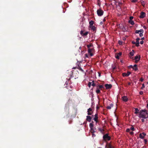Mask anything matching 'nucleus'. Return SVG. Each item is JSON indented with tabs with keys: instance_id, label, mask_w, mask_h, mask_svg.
Listing matches in <instances>:
<instances>
[{
	"instance_id": "nucleus-15",
	"label": "nucleus",
	"mask_w": 148,
	"mask_h": 148,
	"mask_svg": "<svg viewBox=\"0 0 148 148\" xmlns=\"http://www.w3.org/2000/svg\"><path fill=\"white\" fill-rule=\"evenodd\" d=\"M113 104L111 103L110 106H108L106 108L108 109H110L112 107H113Z\"/></svg>"
},
{
	"instance_id": "nucleus-3",
	"label": "nucleus",
	"mask_w": 148,
	"mask_h": 148,
	"mask_svg": "<svg viewBox=\"0 0 148 148\" xmlns=\"http://www.w3.org/2000/svg\"><path fill=\"white\" fill-rule=\"evenodd\" d=\"M103 11L101 9L98 10L97 11V15L99 16H102L103 14Z\"/></svg>"
},
{
	"instance_id": "nucleus-39",
	"label": "nucleus",
	"mask_w": 148,
	"mask_h": 148,
	"mask_svg": "<svg viewBox=\"0 0 148 148\" xmlns=\"http://www.w3.org/2000/svg\"><path fill=\"white\" fill-rule=\"evenodd\" d=\"M139 36L140 37H142L143 36V33H140L139 34Z\"/></svg>"
},
{
	"instance_id": "nucleus-18",
	"label": "nucleus",
	"mask_w": 148,
	"mask_h": 148,
	"mask_svg": "<svg viewBox=\"0 0 148 148\" xmlns=\"http://www.w3.org/2000/svg\"><path fill=\"white\" fill-rule=\"evenodd\" d=\"M90 27V28L93 31H96V27L95 26H93Z\"/></svg>"
},
{
	"instance_id": "nucleus-19",
	"label": "nucleus",
	"mask_w": 148,
	"mask_h": 148,
	"mask_svg": "<svg viewBox=\"0 0 148 148\" xmlns=\"http://www.w3.org/2000/svg\"><path fill=\"white\" fill-rule=\"evenodd\" d=\"M93 123V121H92V122L91 123H90L89 124V126L90 128H93L94 127V125Z\"/></svg>"
},
{
	"instance_id": "nucleus-34",
	"label": "nucleus",
	"mask_w": 148,
	"mask_h": 148,
	"mask_svg": "<svg viewBox=\"0 0 148 148\" xmlns=\"http://www.w3.org/2000/svg\"><path fill=\"white\" fill-rule=\"evenodd\" d=\"M130 130H131L133 131H134L135 129L134 127L133 126H132L130 128Z\"/></svg>"
},
{
	"instance_id": "nucleus-62",
	"label": "nucleus",
	"mask_w": 148,
	"mask_h": 148,
	"mask_svg": "<svg viewBox=\"0 0 148 148\" xmlns=\"http://www.w3.org/2000/svg\"><path fill=\"white\" fill-rule=\"evenodd\" d=\"M131 84V83L130 82H128V84L129 85H130Z\"/></svg>"
},
{
	"instance_id": "nucleus-4",
	"label": "nucleus",
	"mask_w": 148,
	"mask_h": 148,
	"mask_svg": "<svg viewBox=\"0 0 148 148\" xmlns=\"http://www.w3.org/2000/svg\"><path fill=\"white\" fill-rule=\"evenodd\" d=\"M105 86L106 87V89L107 90L111 89L112 87V85L111 84H106L105 85Z\"/></svg>"
},
{
	"instance_id": "nucleus-56",
	"label": "nucleus",
	"mask_w": 148,
	"mask_h": 148,
	"mask_svg": "<svg viewBox=\"0 0 148 148\" xmlns=\"http://www.w3.org/2000/svg\"><path fill=\"white\" fill-rule=\"evenodd\" d=\"M141 121L143 123L145 122V120L143 119H141Z\"/></svg>"
},
{
	"instance_id": "nucleus-13",
	"label": "nucleus",
	"mask_w": 148,
	"mask_h": 148,
	"mask_svg": "<svg viewBox=\"0 0 148 148\" xmlns=\"http://www.w3.org/2000/svg\"><path fill=\"white\" fill-rule=\"evenodd\" d=\"M96 129L95 127H93V128H91L90 129V132L91 133H95L96 131Z\"/></svg>"
},
{
	"instance_id": "nucleus-44",
	"label": "nucleus",
	"mask_w": 148,
	"mask_h": 148,
	"mask_svg": "<svg viewBox=\"0 0 148 148\" xmlns=\"http://www.w3.org/2000/svg\"><path fill=\"white\" fill-rule=\"evenodd\" d=\"M137 1L136 0H133L132 1V2L135 3Z\"/></svg>"
},
{
	"instance_id": "nucleus-16",
	"label": "nucleus",
	"mask_w": 148,
	"mask_h": 148,
	"mask_svg": "<svg viewBox=\"0 0 148 148\" xmlns=\"http://www.w3.org/2000/svg\"><path fill=\"white\" fill-rule=\"evenodd\" d=\"M137 65L136 64H135L133 66V69L135 71H136L138 70V68L137 67Z\"/></svg>"
},
{
	"instance_id": "nucleus-46",
	"label": "nucleus",
	"mask_w": 148,
	"mask_h": 148,
	"mask_svg": "<svg viewBox=\"0 0 148 148\" xmlns=\"http://www.w3.org/2000/svg\"><path fill=\"white\" fill-rule=\"evenodd\" d=\"M143 42H144V41H143V40H141V41H140V44H142H142H143Z\"/></svg>"
},
{
	"instance_id": "nucleus-1",
	"label": "nucleus",
	"mask_w": 148,
	"mask_h": 148,
	"mask_svg": "<svg viewBox=\"0 0 148 148\" xmlns=\"http://www.w3.org/2000/svg\"><path fill=\"white\" fill-rule=\"evenodd\" d=\"M139 117L140 118H147L148 117V113H146V114H145L143 113L139 112Z\"/></svg>"
},
{
	"instance_id": "nucleus-23",
	"label": "nucleus",
	"mask_w": 148,
	"mask_h": 148,
	"mask_svg": "<svg viewBox=\"0 0 148 148\" xmlns=\"http://www.w3.org/2000/svg\"><path fill=\"white\" fill-rule=\"evenodd\" d=\"M129 22L132 25H133L134 24V22L132 20H129Z\"/></svg>"
},
{
	"instance_id": "nucleus-64",
	"label": "nucleus",
	"mask_w": 148,
	"mask_h": 148,
	"mask_svg": "<svg viewBox=\"0 0 148 148\" xmlns=\"http://www.w3.org/2000/svg\"><path fill=\"white\" fill-rule=\"evenodd\" d=\"M106 21V19L105 18H104V19L103 20V21L104 22V21Z\"/></svg>"
},
{
	"instance_id": "nucleus-35",
	"label": "nucleus",
	"mask_w": 148,
	"mask_h": 148,
	"mask_svg": "<svg viewBox=\"0 0 148 148\" xmlns=\"http://www.w3.org/2000/svg\"><path fill=\"white\" fill-rule=\"evenodd\" d=\"M91 82H89L88 84V86L89 88H90L91 86Z\"/></svg>"
},
{
	"instance_id": "nucleus-28",
	"label": "nucleus",
	"mask_w": 148,
	"mask_h": 148,
	"mask_svg": "<svg viewBox=\"0 0 148 148\" xmlns=\"http://www.w3.org/2000/svg\"><path fill=\"white\" fill-rule=\"evenodd\" d=\"M92 44H90L89 45H87V46L88 49H90V48L92 46Z\"/></svg>"
},
{
	"instance_id": "nucleus-54",
	"label": "nucleus",
	"mask_w": 148,
	"mask_h": 148,
	"mask_svg": "<svg viewBox=\"0 0 148 148\" xmlns=\"http://www.w3.org/2000/svg\"><path fill=\"white\" fill-rule=\"evenodd\" d=\"M92 86H95V83H93L92 84Z\"/></svg>"
},
{
	"instance_id": "nucleus-20",
	"label": "nucleus",
	"mask_w": 148,
	"mask_h": 148,
	"mask_svg": "<svg viewBox=\"0 0 148 148\" xmlns=\"http://www.w3.org/2000/svg\"><path fill=\"white\" fill-rule=\"evenodd\" d=\"M94 24V21H91L89 22L90 27L93 26Z\"/></svg>"
},
{
	"instance_id": "nucleus-2",
	"label": "nucleus",
	"mask_w": 148,
	"mask_h": 148,
	"mask_svg": "<svg viewBox=\"0 0 148 148\" xmlns=\"http://www.w3.org/2000/svg\"><path fill=\"white\" fill-rule=\"evenodd\" d=\"M103 138L105 141L110 140L111 139V137L109 136L108 134H106L103 136Z\"/></svg>"
},
{
	"instance_id": "nucleus-32",
	"label": "nucleus",
	"mask_w": 148,
	"mask_h": 148,
	"mask_svg": "<svg viewBox=\"0 0 148 148\" xmlns=\"http://www.w3.org/2000/svg\"><path fill=\"white\" fill-rule=\"evenodd\" d=\"M141 3L142 5L144 7L145 6V3L144 1H141Z\"/></svg>"
},
{
	"instance_id": "nucleus-42",
	"label": "nucleus",
	"mask_w": 148,
	"mask_h": 148,
	"mask_svg": "<svg viewBox=\"0 0 148 148\" xmlns=\"http://www.w3.org/2000/svg\"><path fill=\"white\" fill-rule=\"evenodd\" d=\"M130 129L128 128L126 130V132H130Z\"/></svg>"
},
{
	"instance_id": "nucleus-37",
	"label": "nucleus",
	"mask_w": 148,
	"mask_h": 148,
	"mask_svg": "<svg viewBox=\"0 0 148 148\" xmlns=\"http://www.w3.org/2000/svg\"><path fill=\"white\" fill-rule=\"evenodd\" d=\"M84 31H83L81 30L80 31V34H81V35H82V36H83V34H84Z\"/></svg>"
},
{
	"instance_id": "nucleus-33",
	"label": "nucleus",
	"mask_w": 148,
	"mask_h": 148,
	"mask_svg": "<svg viewBox=\"0 0 148 148\" xmlns=\"http://www.w3.org/2000/svg\"><path fill=\"white\" fill-rule=\"evenodd\" d=\"M118 5L119 6H120L122 4V3L120 2H118Z\"/></svg>"
},
{
	"instance_id": "nucleus-21",
	"label": "nucleus",
	"mask_w": 148,
	"mask_h": 148,
	"mask_svg": "<svg viewBox=\"0 0 148 148\" xmlns=\"http://www.w3.org/2000/svg\"><path fill=\"white\" fill-rule=\"evenodd\" d=\"M140 112H142V113H143V112H144V113H143L145 114H146V113H147V110H140Z\"/></svg>"
},
{
	"instance_id": "nucleus-36",
	"label": "nucleus",
	"mask_w": 148,
	"mask_h": 148,
	"mask_svg": "<svg viewBox=\"0 0 148 148\" xmlns=\"http://www.w3.org/2000/svg\"><path fill=\"white\" fill-rule=\"evenodd\" d=\"M145 87V86L144 85V84H142V86L141 87L140 89L141 90H143L144 88Z\"/></svg>"
},
{
	"instance_id": "nucleus-5",
	"label": "nucleus",
	"mask_w": 148,
	"mask_h": 148,
	"mask_svg": "<svg viewBox=\"0 0 148 148\" xmlns=\"http://www.w3.org/2000/svg\"><path fill=\"white\" fill-rule=\"evenodd\" d=\"M105 148H114V147L112 145L111 143H107L105 146Z\"/></svg>"
},
{
	"instance_id": "nucleus-41",
	"label": "nucleus",
	"mask_w": 148,
	"mask_h": 148,
	"mask_svg": "<svg viewBox=\"0 0 148 148\" xmlns=\"http://www.w3.org/2000/svg\"><path fill=\"white\" fill-rule=\"evenodd\" d=\"M128 67L129 68H132L133 69V66L132 65H130Z\"/></svg>"
},
{
	"instance_id": "nucleus-17",
	"label": "nucleus",
	"mask_w": 148,
	"mask_h": 148,
	"mask_svg": "<svg viewBox=\"0 0 148 148\" xmlns=\"http://www.w3.org/2000/svg\"><path fill=\"white\" fill-rule=\"evenodd\" d=\"M140 56L139 55H137L135 57V60H140Z\"/></svg>"
},
{
	"instance_id": "nucleus-9",
	"label": "nucleus",
	"mask_w": 148,
	"mask_h": 148,
	"mask_svg": "<svg viewBox=\"0 0 148 148\" xmlns=\"http://www.w3.org/2000/svg\"><path fill=\"white\" fill-rule=\"evenodd\" d=\"M122 55L121 52H119V53H117L115 55V58L117 59L119 58V57Z\"/></svg>"
},
{
	"instance_id": "nucleus-6",
	"label": "nucleus",
	"mask_w": 148,
	"mask_h": 148,
	"mask_svg": "<svg viewBox=\"0 0 148 148\" xmlns=\"http://www.w3.org/2000/svg\"><path fill=\"white\" fill-rule=\"evenodd\" d=\"M93 112L92 109L91 108H89L88 109V115H91L92 113Z\"/></svg>"
},
{
	"instance_id": "nucleus-27",
	"label": "nucleus",
	"mask_w": 148,
	"mask_h": 148,
	"mask_svg": "<svg viewBox=\"0 0 148 148\" xmlns=\"http://www.w3.org/2000/svg\"><path fill=\"white\" fill-rule=\"evenodd\" d=\"M135 110V114H136L139 112V110L138 108H136Z\"/></svg>"
},
{
	"instance_id": "nucleus-58",
	"label": "nucleus",
	"mask_w": 148,
	"mask_h": 148,
	"mask_svg": "<svg viewBox=\"0 0 148 148\" xmlns=\"http://www.w3.org/2000/svg\"><path fill=\"white\" fill-rule=\"evenodd\" d=\"M132 44H135V43H136V42H135L134 41H132Z\"/></svg>"
},
{
	"instance_id": "nucleus-63",
	"label": "nucleus",
	"mask_w": 148,
	"mask_h": 148,
	"mask_svg": "<svg viewBox=\"0 0 148 148\" xmlns=\"http://www.w3.org/2000/svg\"><path fill=\"white\" fill-rule=\"evenodd\" d=\"M143 28L145 29H146L147 28V27L145 26H144L143 27Z\"/></svg>"
},
{
	"instance_id": "nucleus-45",
	"label": "nucleus",
	"mask_w": 148,
	"mask_h": 148,
	"mask_svg": "<svg viewBox=\"0 0 148 148\" xmlns=\"http://www.w3.org/2000/svg\"><path fill=\"white\" fill-rule=\"evenodd\" d=\"M139 93L140 95H142L143 94V92L142 91H140L139 92Z\"/></svg>"
},
{
	"instance_id": "nucleus-52",
	"label": "nucleus",
	"mask_w": 148,
	"mask_h": 148,
	"mask_svg": "<svg viewBox=\"0 0 148 148\" xmlns=\"http://www.w3.org/2000/svg\"><path fill=\"white\" fill-rule=\"evenodd\" d=\"M92 137H94L95 136V135L94 134V133H92Z\"/></svg>"
},
{
	"instance_id": "nucleus-47",
	"label": "nucleus",
	"mask_w": 148,
	"mask_h": 148,
	"mask_svg": "<svg viewBox=\"0 0 148 148\" xmlns=\"http://www.w3.org/2000/svg\"><path fill=\"white\" fill-rule=\"evenodd\" d=\"M141 134H142L144 136H145L146 135V134H145L144 132H143Z\"/></svg>"
},
{
	"instance_id": "nucleus-25",
	"label": "nucleus",
	"mask_w": 148,
	"mask_h": 148,
	"mask_svg": "<svg viewBox=\"0 0 148 148\" xmlns=\"http://www.w3.org/2000/svg\"><path fill=\"white\" fill-rule=\"evenodd\" d=\"M134 50H132V51L130 52V54L132 56L134 55Z\"/></svg>"
},
{
	"instance_id": "nucleus-8",
	"label": "nucleus",
	"mask_w": 148,
	"mask_h": 148,
	"mask_svg": "<svg viewBox=\"0 0 148 148\" xmlns=\"http://www.w3.org/2000/svg\"><path fill=\"white\" fill-rule=\"evenodd\" d=\"M131 74V73L130 72L128 71L127 72V73H123L122 74V75L124 77H128L129 75Z\"/></svg>"
},
{
	"instance_id": "nucleus-49",
	"label": "nucleus",
	"mask_w": 148,
	"mask_h": 148,
	"mask_svg": "<svg viewBox=\"0 0 148 148\" xmlns=\"http://www.w3.org/2000/svg\"><path fill=\"white\" fill-rule=\"evenodd\" d=\"M140 81L141 82H143V78L142 77V78H141L140 79Z\"/></svg>"
},
{
	"instance_id": "nucleus-26",
	"label": "nucleus",
	"mask_w": 148,
	"mask_h": 148,
	"mask_svg": "<svg viewBox=\"0 0 148 148\" xmlns=\"http://www.w3.org/2000/svg\"><path fill=\"white\" fill-rule=\"evenodd\" d=\"M139 137L141 139H143L144 138V136H143L141 133L140 134Z\"/></svg>"
},
{
	"instance_id": "nucleus-10",
	"label": "nucleus",
	"mask_w": 148,
	"mask_h": 148,
	"mask_svg": "<svg viewBox=\"0 0 148 148\" xmlns=\"http://www.w3.org/2000/svg\"><path fill=\"white\" fill-rule=\"evenodd\" d=\"M93 50V49H88V53H89L90 54V56H93V54L92 53V51Z\"/></svg>"
},
{
	"instance_id": "nucleus-22",
	"label": "nucleus",
	"mask_w": 148,
	"mask_h": 148,
	"mask_svg": "<svg viewBox=\"0 0 148 148\" xmlns=\"http://www.w3.org/2000/svg\"><path fill=\"white\" fill-rule=\"evenodd\" d=\"M98 117H95L93 119L96 122V123H97L98 122Z\"/></svg>"
},
{
	"instance_id": "nucleus-43",
	"label": "nucleus",
	"mask_w": 148,
	"mask_h": 148,
	"mask_svg": "<svg viewBox=\"0 0 148 148\" xmlns=\"http://www.w3.org/2000/svg\"><path fill=\"white\" fill-rule=\"evenodd\" d=\"M130 134L131 135H133L134 134V133L133 132H130Z\"/></svg>"
},
{
	"instance_id": "nucleus-24",
	"label": "nucleus",
	"mask_w": 148,
	"mask_h": 148,
	"mask_svg": "<svg viewBox=\"0 0 148 148\" xmlns=\"http://www.w3.org/2000/svg\"><path fill=\"white\" fill-rule=\"evenodd\" d=\"M96 92L97 94H99L100 93V90L98 88V87H97V89L96 91Z\"/></svg>"
},
{
	"instance_id": "nucleus-29",
	"label": "nucleus",
	"mask_w": 148,
	"mask_h": 148,
	"mask_svg": "<svg viewBox=\"0 0 148 148\" xmlns=\"http://www.w3.org/2000/svg\"><path fill=\"white\" fill-rule=\"evenodd\" d=\"M139 41H136V42L135 45L137 47H138L139 46Z\"/></svg>"
},
{
	"instance_id": "nucleus-48",
	"label": "nucleus",
	"mask_w": 148,
	"mask_h": 148,
	"mask_svg": "<svg viewBox=\"0 0 148 148\" xmlns=\"http://www.w3.org/2000/svg\"><path fill=\"white\" fill-rule=\"evenodd\" d=\"M140 33H143V32H144V30L143 29H140Z\"/></svg>"
},
{
	"instance_id": "nucleus-55",
	"label": "nucleus",
	"mask_w": 148,
	"mask_h": 148,
	"mask_svg": "<svg viewBox=\"0 0 148 148\" xmlns=\"http://www.w3.org/2000/svg\"><path fill=\"white\" fill-rule=\"evenodd\" d=\"M85 56L86 57H87V58L88 57V55L87 54H85Z\"/></svg>"
},
{
	"instance_id": "nucleus-51",
	"label": "nucleus",
	"mask_w": 148,
	"mask_h": 148,
	"mask_svg": "<svg viewBox=\"0 0 148 148\" xmlns=\"http://www.w3.org/2000/svg\"><path fill=\"white\" fill-rule=\"evenodd\" d=\"M140 60H135V62L136 63H137Z\"/></svg>"
},
{
	"instance_id": "nucleus-59",
	"label": "nucleus",
	"mask_w": 148,
	"mask_h": 148,
	"mask_svg": "<svg viewBox=\"0 0 148 148\" xmlns=\"http://www.w3.org/2000/svg\"><path fill=\"white\" fill-rule=\"evenodd\" d=\"M145 39V38L144 37H143L142 38H141V40H144Z\"/></svg>"
},
{
	"instance_id": "nucleus-60",
	"label": "nucleus",
	"mask_w": 148,
	"mask_h": 148,
	"mask_svg": "<svg viewBox=\"0 0 148 148\" xmlns=\"http://www.w3.org/2000/svg\"><path fill=\"white\" fill-rule=\"evenodd\" d=\"M103 22L101 21V22H100V25H102V24H103Z\"/></svg>"
},
{
	"instance_id": "nucleus-40",
	"label": "nucleus",
	"mask_w": 148,
	"mask_h": 148,
	"mask_svg": "<svg viewBox=\"0 0 148 148\" xmlns=\"http://www.w3.org/2000/svg\"><path fill=\"white\" fill-rule=\"evenodd\" d=\"M144 143H145V144H146V143H147V139H145L144 140Z\"/></svg>"
},
{
	"instance_id": "nucleus-14",
	"label": "nucleus",
	"mask_w": 148,
	"mask_h": 148,
	"mask_svg": "<svg viewBox=\"0 0 148 148\" xmlns=\"http://www.w3.org/2000/svg\"><path fill=\"white\" fill-rule=\"evenodd\" d=\"M97 87H99L101 90H102V89H104V87L102 85H98L97 86Z\"/></svg>"
},
{
	"instance_id": "nucleus-57",
	"label": "nucleus",
	"mask_w": 148,
	"mask_h": 148,
	"mask_svg": "<svg viewBox=\"0 0 148 148\" xmlns=\"http://www.w3.org/2000/svg\"><path fill=\"white\" fill-rule=\"evenodd\" d=\"M95 117H98V114H96L95 115Z\"/></svg>"
},
{
	"instance_id": "nucleus-30",
	"label": "nucleus",
	"mask_w": 148,
	"mask_h": 148,
	"mask_svg": "<svg viewBox=\"0 0 148 148\" xmlns=\"http://www.w3.org/2000/svg\"><path fill=\"white\" fill-rule=\"evenodd\" d=\"M88 32H86L85 33H84L83 36H86L88 35Z\"/></svg>"
},
{
	"instance_id": "nucleus-11",
	"label": "nucleus",
	"mask_w": 148,
	"mask_h": 148,
	"mask_svg": "<svg viewBox=\"0 0 148 148\" xmlns=\"http://www.w3.org/2000/svg\"><path fill=\"white\" fill-rule=\"evenodd\" d=\"M122 99L124 101L126 102L128 101V98L126 96H124L122 97Z\"/></svg>"
},
{
	"instance_id": "nucleus-7",
	"label": "nucleus",
	"mask_w": 148,
	"mask_h": 148,
	"mask_svg": "<svg viewBox=\"0 0 148 148\" xmlns=\"http://www.w3.org/2000/svg\"><path fill=\"white\" fill-rule=\"evenodd\" d=\"M146 14L145 12H141L140 13V15L139 17L140 18H143L145 16Z\"/></svg>"
},
{
	"instance_id": "nucleus-50",
	"label": "nucleus",
	"mask_w": 148,
	"mask_h": 148,
	"mask_svg": "<svg viewBox=\"0 0 148 148\" xmlns=\"http://www.w3.org/2000/svg\"><path fill=\"white\" fill-rule=\"evenodd\" d=\"M133 16H130V20H132L133 19Z\"/></svg>"
},
{
	"instance_id": "nucleus-31",
	"label": "nucleus",
	"mask_w": 148,
	"mask_h": 148,
	"mask_svg": "<svg viewBox=\"0 0 148 148\" xmlns=\"http://www.w3.org/2000/svg\"><path fill=\"white\" fill-rule=\"evenodd\" d=\"M139 32H140V30H136L135 31V33L136 34H138Z\"/></svg>"
},
{
	"instance_id": "nucleus-53",
	"label": "nucleus",
	"mask_w": 148,
	"mask_h": 148,
	"mask_svg": "<svg viewBox=\"0 0 148 148\" xmlns=\"http://www.w3.org/2000/svg\"><path fill=\"white\" fill-rule=\"evenodd\" d=\"M140 38H137L136 39V41H139V40H140Z\"/></svg>"
},
{
	"instance_id": "nucleus-12",
	"label": "nucleus",
	"mask_w": 148,
	"mask_h": 148,
	"mask_svg": "<svg viewBox=\"0 0 148 148\" xmlns=\"http://www.w3.org/2000/svg\"><path fill=\"white\" fill-rule=\"evenodd\" d=\"M86 120L88 122H90L91 120V117L89 116H87Z\"/></svg>"
},
{
	"instance_id": "nucleus-61",
	"label": "nucleus",
	"mask_w": 148,
	"mask_h": 148,
	"mask_svg": "<svg viewBox=\"0 0 148 148\" xmlns=\"http://www.w3.org/2000/svg\"><path fill=\"white\" fill-rule=\"evenodd\" d=\"M96 108H97V110H98V109H99V106H97V107H96Z\"/></svg>"
},
{
	"instance_id": "nucleus-38",
	"label": "nucleus",
	"mask_w": 148,
	"mask_h": 148,
	"mask_svg": "<svg viewBox=\"0 0 148 148\" xmlns=\"http://www.w3.org/2000/svg\"><path fill=\"white\" fill-rule=\"evenodd\" d=\"M119 44L120 45H121L122 44L123 42L122 41H119Z\"/></svg>"
}]
</instances>
